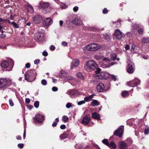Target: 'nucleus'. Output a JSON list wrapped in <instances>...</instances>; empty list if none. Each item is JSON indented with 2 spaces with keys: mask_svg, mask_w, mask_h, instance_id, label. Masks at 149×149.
<instances>
[{
  "mask_svg": "<svg viewBox=\"0 0 149 149\" xmlns=\"http://www.w3.org/2000/svg\"><path fill=\"white\" fill-rule=\"evenodd\" d=\"M101 47L100 46H97L96 43H93L90 44L86 47V48L88 50L91 51H95L100 49Z\"/></svg>",
  "mask_w": 149,
  "mask_h": 149,
  "instance_id": "9",
  "label": "nucleus"
},
{
  "mask_svg": "<svg viewBox=\"0 0 149 149\" xmlns=\"http://www.w3.org/2000/svg\"><path fill=\"white\" fill-rule=\"evenodd\" d=\"M104 79H107L109 78L110 75L109 73L107 72H104Z\"/></svg>",
  "mask_w": 149,
  "mask_h": 149,
  "instance_id": "34",
  "label": "nucleus"
},
{
  "mask_svg": "<svg viewBox=\"0 0 149 149\" xmlns=\"http://www.w3.org/2000/svg\"><path fill=\"white\" fill-rule=\"evenodd\" d=\"M42 17L40 15L37 14L35 15L32 18L33 22L36 24H39L43 21Z\"/></svg>",
  "mask_w": 149,
  "mask_h": 149,
  "instance_id": "10",
  "label": "nucleus"
},
{
  "mask_svg": "<svg viewBox=\"0 0 149 149\" xmlns=\"http://www.w3.org/2000/svg\"><path fill=\"white\" fill-rule=\"evenodd\" d=\"M62 44L64 46H67L68 45L67 43L65 41H63L62 42Z\"/></svg>",
  "mask_w": 149,
  "mask_h": 149,
  "instance_id": "58",
  "label": "nucleus"
},
{
  "mask_svg": "<svg viewBox=\"0 0 149 149\" xmlns=\"http://www.w3.org/2000/svg\"><path fill=\"white\" fill-rule=\"evenodd\" d=\"M97 65L95 61L90 60L87 61L84 66V70L86 71L90 72L95 69Z\"/></svg>",
  "mask_w": 149,
  "mask_h": 149,
  "instance_id": "1",
  "label": "nucleus"
},
{
  "mask_svg": "<svg viewBox=\"0 0 149 149\" xmlns=\"http://www.w3.org/2000/svg\"><path fill=\"white\" fill-rule=\"evenodd\" d=\"M127 72L130 74L133 73L135 70L134 64L132 62H130L127 66Z\"/></svg>",
  "mask_w": 149,
  "mask_h": 149,
  "instance_id": "12",
  "label": "nucleus"
},
{
  "mask_svg": "<svg viewBox=\"0 0 149 149\" xmlns=\"http://www.w3.org/2000/svg\"><path fill=\"white\" fill-rule=\"evenodd\" d=\"M50 49L51 51H53L55 50V47L54 45H51L50 46Z\"/></svg>",
  "mask_w": 149,
  "mask_h": 149,
  "instance_id": "49",
  "label": "nucleus"
},
{
  "mask_svg": "<svg viewBox=\"0 0 149 149\" xmlns=\"http://www.w3.org/2000/svg\"><path fill=\"white\" fill-rule=\"evenodd\" d=\"M9 104L11 107H13L14 106V104L12 99H10L9 100Z\"/></svg>",
  "mask_w": 149,
  "mask_h": 149,
  "instance_id": "46",
  "label": "nucleus"
},
{
  "mask_svg": "<svg viewBox=\"0 0 149 149\" xmlns=\"http://www.w3.org/2000/svg\"><path fill=\"white\" fill-rule=\"evenodd\" d=\"M110 57L112 60L115 61L116 59L117 55L115 53L112 54L111 55Z\"/></svg>",
  "mask_w": 149,
  "mask_h": 149,
  "instance_id": "29",
  "label": "nucleus"
},
{
  "mask_svg": "<svg viewBox=\"0 0 149 149\" xmlns=\"http://www.w3.org/2000/svg\"><path fill=\"white\" fill-rule=\"evenodd\" d=\"M72 106V104L68 102L67 104L66 105V107L67 108H70Z\"/></svg>",
  "mask_w": 149,
  "mask_h": 149,
  "instance_id": "45",
  "label": "nucleus"
},
{
  "mask_svg": "<svg viewBox=\"0 0 149 149\" xmlns=\"http://www.w3.org/2000/svg\"><path fill=\"white\" fill-rule=\"evenodd\" d=\"M100 104V102L97 100H94L91 103V105L93 107L98 106Z\"/></svg>",
  "mask_w": 149,
  "mask_h": 149,
  "instance_id": "25",
  "label": "nucleus"
},
{
  "mask_svg": "<svg viewBox=\"0 0 149 149\" xmlns=\"http://www.w3.org/2000/svg\"><path fill=\"white\" fill-rule=\"evenodd\" d=\"M149 42V40L148 39L145 38L143 39L142 40V42L143 43L146 44L148 43Z\"/></svg>",
  "mask_w": 149,
  "mask_h": 149,
  "instance_id": "39",
  "label": "nucleus"
},
{
  "mask_svg": "<svg viewBox=\"0 0 149 149\" xmlns=\"http://www.w3.org/2000/svg\"><path fill=\"white\" fill-rule=\"evenodd\" d=\"M123 126L119 127L117 130L114 131L113 135L117 136L120 138L121 137L123 134Z\"/></svg>",
  "mask_w": 149,
  "mask_h": 149,
  "instance_id": "13",
  "label": "nucleus"
},
{
  "mask_svg": "<svg viewBox=\"0 0 149 149\" xmlns=\"http://www.w3.org/2000/svg\"><path fill=\"white\" fill-rule=\"evenodd\" d=\"M103 60L105 61L107 63H109L111 61L109 58H107L106 57L104 58L103 59Z\"/></svg>",
  "mask_w": 149,
  "mask_h": 149,
  "instance_id": "44",
  "label": "nucleus"
},
{
  "mask_svg": "<svg viewBox=\"0 0 149 149\" xmlns=\"http://www.w3.org/2000/svg\"><path fill=\"white\" fill-rule=\"evenodd\" d=\"M127 146H130L133 143V140L130 138H127L125 141Z\"/></svg>",
  "mask_w": 149,
  "mask_h": 149,
  "instance_id": "27",
  "label": "nucleus"
},
{
  "mask_svg": "<svg viewBox=\"0 0 149 149\" xmlns=\"http://www.w3.org/2000/svg\"><path fill=\"white\" fill-rule=\"evenodd\" d=\"M135 48H137L136 46L135 45L133 44L132 45L131 49L133 50V49H135Z\"/></svg>",
  "mask_w": 149,
  "mask_h": 149,
  "instance_id": "64",
  "label": "nucleus"
},
{
  "mask_svg": "<svg viewBox=\"0 0 149 149\" xmlns=\"http://www.w3.org/2000/svg\"><path fill=\"white\" fill-rule=\"evenodd\" d=\"M110 148H112L113 149H115L116 148V146L114 142L112 141L109 143V146H108Z\"/></svg>",
  "mask_w": 149,
  "mask_h": 149,
  "instance_id": "28",
  "label": "nucleus"
},
{
  "mask_svg": "<svg viewBox=\"0 0 149 149\" xmlns=\"http://www.w3.org/2000/svg\"><path fill=\"white\" fill-rule=\"evenodd\" d=\"M1 34H0V37L2 38H4L6 37V35L5 34H4V33H5L6 32L3 31H1Z\"/></svg>",
  "mask_w": 149,
  "mask_h": 149,
  "instance_id": "35",
  "label": "nucleus"
},
{
  "mask_svg": "<svg viewBox=\"0 0 149 149\" xmlns=\"http://www.w3.org/2000/svg\"><path fill=\"white\" fill-rule=\"evenodd\" d=\"M121 95L123 98H126L129 95V93L126 91H124L121 92Z\"/></svg>",
  "mask_w": 149,
  "mask_h": 149,
  "instance_id": "26",
  "label": "nucleus"
},
{
  "mask_svg": "<svg viewBox=\"0 0 149 149\" xmlns=\"http://www.w3.org/2000/svg\"><path fill=\"white\" fill-rule=\"evenodd\" d=\"M72 22L75 25H81L82 23L81 20L77 18L74 19Z\"/></svg>",
  "mask_w": 149,
  "mask_h": 149,
  "instance_id": "24",
  "label": "nucleus"
},
{
  "mask_svg": "<svg viewBox=\"0 0 149 149\" xmlns=\"http://www.w3.org/2000/svg\"><path fill=\"white\" fill-rule=\"evenodd\" d=\"M52 19L50 18L45 19L43 21V24L44 26H49L50 25L52 22Z\"/></svg>",
  "mask_w": 149,
  "mask_h": 149,
  "instance_id": "15",
  "label": "nucleus"
},
{
  "mask_svg": "<svg viewBox=\"0 0 149 149\" xmlns=\"http://www.w3.org/2000/svg\"><path fill=\"white\" fill-rule=\"evenodd\" d=\"M120 145L119 149H128V146L126 142L120 141L119 143Z\"/></svg>",
  "mask_w": 149,
  "mask_h": 149,
  "instance_id": "17",
  "label": "nucleus"
},
{
  "mask_svg": "<svg viewBox=\"0 0 149 149\" xmlns=\"http://www.w3.org/2000/svg\"><path fill=\"white\" fill-rule=\"evenodd\" d=\"M15 84V83L9 78H0V88L4 89L11 85Z\"/></svg>",
  "mask_w": 149,
  "mask_h": 149,
  "instance_id": "4",
  "label": "nucleus"
},
{
  "mask_svg": "<svg viewBox=\"0 0 149 149\" xmlns=\"http://www.w3.org/2000/svg\"><path fill=\"white\" fill-rule=\"evenodd\" d=\"M96 70L95 71V73L96 74H97L98 73H100V72L101 71V69L99 68H96Z\"/></svg>",
  "mask_w": 149,
  "mask_h": 149,
  "instance_id": "43",
  "label": "nucleus"
},
{
  "mask_svg": "<svg viewBox=\"0 0 149 149\" xmlns=\"http://www.w3.org/2000/svg\"><path fill=\"white\" fill-rule=\"evenodd\" d=\"M30 102V100L29 98H26L25 99V102L26 103H29Z\"/></svg>",
  "mask_w": 149,
  "mask_h": 149,
  "instance_id": "63",
  "label": "nucleus"
},
{
  "mask_svg": "<svg viewBox=\"0 0 149 149\" xmlns=\"http://www.w3.org/2000/svg\"><path fill=\"white\" fill-rule=\"evenodd\" d=\"M41 83L43 85H46L47 84V81L45 79L42 80Z\"/></svg>",
  "mask_w": 149,
  "mask_h": 149,
  "instance_id": "41",
  "label": "nucleus"
},
{
  "mask_svg": "<svg viewBox=\"0 0 149 149\" xmlns=\"http://www.w3.org/2000/svg\"><path fill=\"white\" fill-rule=\"evenodd\" d=\"M91 120V118L88 116H85L83 117L82 122L83 124H87L89 123Z\"/></svg>",
  "mask_w": 149,
  "mask_h": 149,
  "instance_id": "19",
  "label": "nucleus"
},
{
  "mask_svg": "<svg viewBox=\"0 0 149 149\" xmlns=\"http://www.w3.org/2000/svg\"><path fill=\"white\" fill-rule=\"evenodd\" d=\"M79 61L77 59H75L73 60L71 63V66L70 67L71 69L74 67H76L79 64Z\"/></svg>",
  "mask_w": 149,
  "mask_h": 149,
  "instance_id": "16",
  "label": "nucleus"
},
{
  "mask_svg": "<svg viewBox=\"0 0 149 149\" xmlns=\"http://www.w3.org/2000/svg\"><path fill=\"white\" fill-rule=\"evenodd\" d=\"M26 106L28 107V108L30 110L33 107V106L30 104H28Z\"/></svg>",
  "mask_w": 149,
  "mask_h": 149,
  "instance_id": "59",
  "label": "nucleus"
},
{
  "mask_svg": "<svg viewBox=\"0 0 149 149\" xmlns=\"http://www.w3.org/2000/svg\"><path fill=\"white\" fill-rule=\"evenodd\" d=\"M34 38L39 43L42 42L45 39L44 34L40 32H37L34 34Z\"/></svg>",
  "mask_w": 149,
  "mask_h": 149,
  "instance_id": "5",
  "label": "nucleus"
},
{
  "mask_svg": "<svg viewBox=\"0 0 149 149\" xmlns=\"http://www.w3.org/2000/svg\"><path fill=\"white\" fill-rule=\"evenodd\" d=\"M39 4L40 9H43L42 10L43 13H47L49 11V10H48L47 9L49 5V3L41 1L39 3Z\"/></svg>",
  "mask_w": 149,
  "mask_h": 149,
  "instance_id": "6",
  "label": "nucleus"
},
{
  "mask_svg": "<svg viewBox=\"0 0 149 149\" xmlns=\"http://www.w3.org/2000/svg\"><path fill=\"white\" fill-rule=\"evenodd\" d=\"M61 129L62 130H64L66 128V126L64 124L60 126Z\"/></svg>",
  "mask_w": 149,
  "mask_h": 149,
  "instance_id": "52",
  "label": "nucleus"
},
{
  "mask_svg": "<svg viewBox=\"0 0 149 149\" xmlns=\"http://www.w3.org/2000/svg\"><path fill=\"white\" fill-rule=\"evenodd\" d=\"M92 116L93 118L97 120H100V116L99 114L98 113L96 112H95L93 113L92 114Z\"/></svg>",
  "mask_w": 149,
  "mask_h": 149,
  "instance_id": "21",
  "label": "nucleus"
},
{
  "mask_svg": "<svg viewBox=\"0 0 149 149\" xmlns=\"http://www.w3.org/2000/svg\"><path fill=\"white\" fill-rule=\"evenodd\" d=\"M30 66V64L29 63H27L26 64L25 67L26 68H29Z\"/></svg>",
  "mask_w": 149,
  "mask_h": 149,
  "instance_id": "61",
  "label": "nucleus"
},
{
  "mask_svg": "<svg viewBox=\"0 0 149 149\" xmlns=\"http://www.w3.org/2000/svg\"><path fill=\"white\" fill-rule=\"evenodd\" d=\"M11 24L13 25L15 28H19V25L15 22H12Z\"/></svg>",
  "mask_w": 149,
  "mask_h": 149,
  "instance_id": "36",
  "label": "nucleus"
},
{
  "mask_svg": "<svg viewBox=\"0 0 149 149\" xmlns=\"http://www.w3.org/2000/svg\"><path fill=\"white\" fill-rule=\"evenodd\" d=\"M77 76L78 78L82 80L84 79V76H83L81 73L80 72L78 73L77 74Z\"/></svg>",
  "mask_w": 149,
  "mask_h": 149,
  "instance_id": "31",
  "label": "nucleus"
},
{
  "mask_svg": "<svg viewBox=\"0 0 149 149\" xmlns=\"http://www.w3.org/2000/svg\"><path fill=\"white\" fill-rule=\"evenodd\" d=\"M62 120L63 122H67L68 121V118L67 116H64L62 118Z\"/></svg>",
  "mask_w": 149,
  "mask_h": 149,
  "instance_id": "33",
  "label": "nucleus"
},
{
  "mask_svg": "<svg viewBox=\"0 0 149 149\" xmlns=\"http://www.w3.org/2000/svg\"><path fill=\"white\" fill-rule=\"evenodd\" d=\"M91 100L89 96L86 97L84 98V101L86 102H89L91 101Z\"/></svg>",
  "mask_w": 149,
  "mask_h": 149,
  "instance_id": "40",
  "label": "nucleus"
},
{
  "mask_svg": "<svg viewBox=\"0 0 149 149\" xmlns=\"http://www.w3.org/2000/svg\"><path fill=\"white\" fill-rule=\"evenodd\" d=\"M140 80L138 79H134L132 81L127 82V85L130 87L137 86L140 84Z\"/></svg>",
  "mask_w": 149,
  "mask_h": 149,
  "instance_id": "11",
  "label": "nucleus"
},
{
  "mask_svg": "<svg viewBox=\"0 0 149 149\" xmlns=\"http://www.w3.org/2000/svg\"><path fill=\"white\" fill-rule=\"evenodd\" d=\"M104 72H101L100 73H98L95 75V77L97 79H104Z\"/></svg>",
  "mask_w": 149,
  "mask_h": 149,
  "instance_id": "23",
  "label": "nucleus"
},
{
  "mask_svg": "<svg viewBox=\"0 0 149 149\" xmlns=\"http://www.w3.org/2000/svg\"><path fill=\"white\" fill-rule=\"evenodd\" d=\"M36 75V70L34 69H31L25 73V79L28 81H33L35 79Z\"/></svg>",
  "mask_w": 149,
  "mask_h": 149,
  "instance_id": "2",
  "label": "nucleus"
},
{
  "mask_svg": "<svg viewBox=\"0 0 149 149\" xmlns=\"http://www.w3.org/2000/svg\"><path fill=\"white\" fill-rule=\"evenodd\" d=\"M102 142L105 145L108 146H109V143L108 140L107 139H104L102 140Z\"/></svg>",
  "mask_w": 149,
  "mask_h": 149,
  "instance_id": "32",
  "label": "nucleus"
},
{
  "mask_svg": "<svg viewBox=\"0 0 149 149\" xmlns=\"http://www.w3.org/2000/svg\"><path fill=\"white\" fill-rule=\"evenodd\" d=\"M39 101H35L34 104V106L36 108H37L39 107Z\"/></svg>",
  "mask_w": 149,
  "mask_h": 149,
  "instance_id": "37",
  "label": "nucleus"
},
{
  "mask_svg": "<svg viewBox=\"0 0 149 149\" xmlns=\"http://www.w3.org/2000/svg\"><path fill=\"white\" fill-rule=\"evenodd\" d=\"M85 103V102L84 100H82L78 102L77 103V104L78 105H81L82 104H84Z\"/></svg>",
  "mask_w": 149,
  "mask_h": 149,
  "instance_id": "48",
  "label": "nucleus"
},
{
  "mask_svg": "<svg viewBox=\"0 0 149 149\" xmlns=\"http://www.w3.org/2000/svg\"><path fill=\"white\" fill-rule=\"evenodd\" d=\"M116 62H113L109 64V67L115 64H116Z\"/></svg>",
  "mask_w": 149,
  "mask_h": 149,
  "instance_id": "60",
  "label": "nucleus"
},
{
  "mask_svg": "<svg viewBox=\"0 0 149 149\" xmlns=\"http://www.w3.org/2000/svg\"><path fill=\"white\" fill-rule=\"evenodd\" d=\"M59 120L58 118H57L55 119V121H54L52 124V126L53 127H55L56 126L58 123L59 122Z\"/></svg>",
  "mask_w": 149,
  "mask_h": 149,
  "instance_id": "30",
  "label": "nucleus"
},
{
  "mask_svg": "<svg viewBox=\"0 0 149 149\" xmlns=\"http://www.w3.org/2000/svg\"><path fill=\"white\" fill-rule=\"evenodd\" d=\"M14 65V61L12 59L2 61L0 64L1 67L6 69V70L10 71L12 70Z\"/></svg>",
  "mask_w": 149,
  "mask_h": 149,
  "instance_id": "3",
  "label": "nucleus"
},
{
  "mask_svg": "<svg viewBox=\"0 0 149 149\" xmlns=\"http://www.w3.org/2000/svg\"><path fill=\"white\" fill-rule=\"evenodd\" d=\"M42 54L43 56H46L48 55V54L47 52L45 51L42 52Z\"/></svg>",
  "mask_w": 149,
  "mask_h": 149,
  "instance_id": "56",
  "label": "nucleus"
},
{
  "mask_svg": "<svg viewBox=\"0 0 149 149\" xmlns=\"http://www.w3.org/2000/svg\"><path fill=\"white\" fill-rule=\"evenodd\" d=\"M45 116L42 114L38 113L35 117L33 118V120L34 122L40 124L43 123L45 120Z\"/></svg>",
  "mask_w": 149,
  "mask_h": 149,
  "instance_id": "7",
  "label": "nucleus"
},
{
  "mask_svg": "<svg viewBox=\"0 0 149 149\" xmlns=\"http://www.w3.org/2000/svg\"><path fill=\"white\" fill-rule=\"evenodd\" d=\"M138 32L139 34L141 35L143 33V30L142 29H138Z\"/></svg>",
  "mask_w": 149,
  "mask_h": 149,
  "instance_id": "42",
  "label": "nucleus"
},
{
  "mask_svg": "<svg viewBox=\"0 0 149 149\" xmlns=\"http://www.w3.org/2000/svg\"><path fill=\"white\" fill-rule=\"evenodd\" d=\"M26 128H25L24 130V132L23 134V138L24 139H25L26 137Z\"/></svg>",
  "mask_w": 149,
  "mask_h": 149,
  "instance_id": "62",
  "label": "nucleus"
},
{
  "mask_svg": "<svg viewBox=\"0 0 149 149\" xmlns=\"http://www.w3.org/2000/svg\"><path fill=\"white\" fill-rule=\"evenodd\" d=\"M59 75L60 76L62 77L66 76V74L64 71H62Z\"/></svg>",
  "mask_w": 149,
  "mask_h": 149,
  "instance_id": "38",
  "label": "nucleus"
},
{
  "mask_svg": "<svg viewBox=\"0 0 149 149\" xmlns=\"http://www.w3.org/2000/svg\"><path fill=\"white\" fill-rule=\"evenodd\" d=\"M40 60L39 59H36L34 61V63L37 64L40 62Z\"/></svg>",
  "mask_w": 149,
  "mask_h": 149,
  "instance_id": "57",
  "label": "nucleus"
},
{
  "mask_svg": "<svg viewBox=\"0 0 149 149\" xmlns=\"http://www.w3.org/2000/svg\"><path fill=\"white\" fill-rule=\"evenodd\" d=\"M102 12L104 14H106L108 13V10L106 8H104L103 9Z\"/></svg>",
  "mask_w": 149,
  "mask_h": 149,
  "instance_id": "50",
  "label": "nucleus"
},
{
  "mask_svg": "<svg viewBox=\"0 0 149 149\" xmlns=\"http://www.w3.org/2000/svg\"><path fill=\"white\" fill-rule=\"evenodd\" d=\"M52 90L53 91L56 92L58 91V88L57 87H53L52 88Z\"/></svg>",
  "mask_w": 149,
  "mask_h": 149,
  "instance_id": "53",
  "label": "nucleus"
},
{
  "mask_svg": "<svg viewBox=\"0 0 149 149\" xmlns=\"http://www.w3.org/2000/svg\"><path fill=\"white\" fill-rule=\"evenodd\" d=\"M18 147L20 148H22L24 147V144L23 143H19L18 144Z\"/></svg>",
  "mask_w": 149,
  "mask_h": 149,
  "instance_id": "47",
  "label": "nucleus"
},
{
  "mask_svg": "<svg viewBox=\"0 0 149 149\" xmlns=\"http://www.w3.org/2000/svg\"><path fill=\"white\" fill-rule=\"evenodd\" d=\"M70 130L69 129H68L66 132H63L62 134H61L60 137L61 139H63L67 138L70 135Z\"/></svg>",
  "mask_w": 149,
  "mask_h": 149,
  "instance_id": "14",
  "label": "nucleus"
},
{
  "mask_svg": "<svg viewBox=\"0 0 149 149\" xmlns=\"http://www.w3.org/2000/svg\"><path fill=\"white\" fill-rule=\"evenodd\" d=\"M25 7L27 11L31 13H32L33 12V7L30 4L26 5H25Z\"/></svg>",
  "mask_w": 149,
  "mask_h": 149,
  "instance_id": "22",
  "label": "nucleus"
},
{
  "mask_svg": "<svg viewBox=\"0 0 149 149\" xmlns=\"http://www.w3.org/2000/svg\"><path fill=\"white\" fill-rule=\"evenodd\" d=\"M78 7L76 6L74 7V8H73V10L74 12H76L78 11Z\"/></svg>",
  "mask_w": 149,
  "mask_h": 149,
  "instance_id": "54",
  "label": "nucleus"
},
{
  "mask_svg": "<svg viewBox=\"0 0 149 149\" xmlns=\"http://www.w3.org/2000/svg\"><path fill=\"white\" fill-rule=\"evenodd\" d=\"M110 87H108L106 88L105 87L104 84L102 83H100L97 85L96 89L97 91L100 92H106L109 90Z\"/></svg>",
  "mask_w": 149,
  "mask_h": 149,
  "instance_id": "8",
  "label": "nucleus"
},
{
  "mask_svg": "<svg viewBox=\"0 0 149 149\" xmlns=\"http://www.w3.org/2000/svg\"><path fill=\"white\" fill-rule=\"evenodd\" d=\"M149 133V129L146 128L144 131V133L145 134H148Z\"/></svg>",
  "mask_w": 149,
  "mask_h": 149,
  "instance_id": "51",
  "label": "nucleus"
},
{
  "mask_svg": "<svg viewBox=\"0 0 149 149\" xmlns=\"http://www.w3.org/2000/svg\"><path fill=\"white\" fill-rule=\"evenodd\" d=\"M111 79L114 81H116V77L114 75H111Z\"/></svg>",
  "mask_w": 149,
  "mask_h": 149,
  "instance_id": "55",
  "label": "nucleus"
},
{
  "mask_svg": "<svg viewBox=\"0 0 149 149\" xmlns=\"http://www.w3.org/2000/svg\"><path fill=\"white\" fill-rule=\"evenodd\" d=\"M78 94V91L77 90H72L71 91L70 93V95H71V97H77Z\"/></svg>",
  "mask_w": 149,
  "mask_h": 149,
  "instance_id": "20",
  "label": "nucleus"
},
{
  "mask_svg": "<svg viewBox=\"0 0 149 149\" xmlns=\"http://www.w3.org/2000/svg\"><path fill=\"white\" fill-rule=\"evenodd\" d=\"M115 34L117 39H121L123 37L122 32L119 29H117L115 32Z\"/></svg>",
  "mask_w": 149,
  "mask_h": 149,
  "instance_id": "18",
  "label": "nucleus"
}]
</instances>
